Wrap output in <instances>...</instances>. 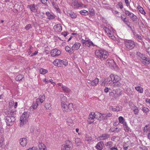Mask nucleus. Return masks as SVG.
I'll use <instances>...</instances> for the list:
<instances>
[{
	"mask_svg": "<svg viewBox=\"0 0 150 150\" xmlns=\"http://www.w3.org/2000/svg\"><path fill=\"white\" fill-rule=\"evenodd\" d=\"M24 78L23 76L22 75H19L16 76V81H22L23 79Z\"/></svg>",
	"mask_w": 150,
	"mask_h": 150,
	"instance_id": "30",
	"label": "nucleus"
},
{
	"mask_svg": "<svg viewBox=\"0 0 150 150\" xmlns=\"http://www.w3.org/2000/svg\"><path fill=\"white\" fill-rule=\"evenodd\" d=\"M133 111L135 115H137L139 112V110L137 107L136 106L133 107Z\"/></svg>",
	"mask_w": 150,
	"mask_h": 150,
	"instance_id": "43",
	"label": "nucleus"
},
{
	"mask_svg": "<svg viewBox=\"0 0 150 150\" xmlns=\"http://www.w3.org/2000/svg\"><path fill=\"white\" fill-rule=\"evenodd\" d=\"M136 54L140 57V58L144 55L138 51L136 52Z\"/></svg>",
	"mask_w": 150,
	"mask_h": 150,
	"instance_id": "52",
	"label": "nucleus"
},
{
	"mask_svg": "<svg viewBox=\"0 0 150 150\" xmlns=\"http://www.w3.org/2000/svg\"><path fill=\"white\" fill-rule=\"evenodd\" d=\"M38 147L40 150H46V146L42 143H39Z\"/></svg>",
	"mask_w": 150,
	"mask_h": 150,
	"instance_id": "21",
	"label": "nucleus"
},
{
	"mask_svg": "<svg viewBox=\"0 0 150 150\" xmlns=\"http://www.w3.org/2000/svg\"><path fill=\"white\" fill-rule=\"evenodd\" d=\"M112 142L109 141L107 142L105 144L106 146H108L109 147H111L112 146Z\"/></svg>",
	"mask_w": 150,
	"mask_h": 150,
	"instance_id": "48",
	"label": "nucleus"
},
{
	"mask_svg": "<svg viewBox=\"0 0 150 150\" xmlns=\"http://www.w3.org/2000/svg\"><path fill=\"white\" fill-rule=\"evenodd\" d=\"M38 102H37L36 101L35 103H33L31 107L33 109H35L37 108L38 106Z\"/></svg>",
	"mask_w": 150,
	"mask_h": 150,
	"instance_id": "39",
	"label": "nucleus"
},
{
	"mask_svg": "<svg viewBox=\"0 0 150 150\" xmlns=\"http://www.w3.org/2000/svg\"><path fill=\"white\" fill-rule=\"evenodd\" d=\"M112 114L110 113H106L105 114H103V120L107 119L108 118L112 116Z\"/></svg>",
	"mask_w": 150,
	"mask_h": 150,
	"instance_id": "20",
	"label": "nucleus"
},
{
	"mask_svg": "<svg viewBox=\"0 0 150 150\" xmlns=\"http://www.w3.org/2000/svg\"><path fill=\"white\" fill-rule=\"evenodd\" d=\"M31 27L32 26L31 24H28L25 26V28L26 30H28L31 28Z\"/></svg>",
	"mask_w": 150,
	"mask_h": 150,
	"instance_id": "56",
	"label": "nucleus"
},
{
	"mask_svg": "<svg viewBox=\"0 0 150 150\" xmlns=\"http://www.w3.org/2000/svg\"><path fill=\"white\" fill-rule=\"evenodd\" d=\"M52 5L56 9L59 10L58 8V6L57 4L54 1H53L52 3Z\"/></svg>",
	"mask_w": 150,
	"mask_h": 150,
	"instance_id": "46",
	"label": "nucleus"
},
{
	"mask_svg": "<svg viewBox=\"0 0 150 150\" xmlns=\"http://www.w3.org/2000/svg\"><path fill=\"white\" fill-rule=\"evenodd\" d=\"M143 111L144 112L146 113L148 112L149 111V109L146 107H144L142 109Z\"/></svg>",
	"mask_w": 150,
	"mask_h": 150,
	"instance_id": "53",
	"label": "nucleus"
},
{
	"mask_svg": "<svg viewBox=\"0 0 150 150\" xmlns=\"http://www.w3.org/2000/svg\"><path fill=\"white\" fill-rule=\"evenodd\" d=\"M121 18L122 20L124 22L125 24H127L128 21L126 20V17L124 18L122 16H121Z\"/></svg>",
	"mask_w": 150,
	"mask_h": 150,
	"instance_id": "55",
	"label": "nucleus"
},
{
	"mask_svg": "<svg viewBox=\"0 0 150 150\" xmlns=\"http://www.w3.org/2000/svg\"><path fill=\"white\" fill-rule=\"evenodd\" d=\"M110 137V135L107 134H103L98 138L99 140H103L108 139Z\"/></svg>",
	"mask_w": 150,
	"mask_h": 150,
	"instance_id": "11",
	"label": "nucleus"
},
{
	"mask_svg": "<svg viewBox=\"0 0 150 150\" xmlns=\"http://www.w3.org/2000/svg\"><path fill=\"white\" fill-rule=\"evenodd\" d=\"M121 85L119 82H113L111 86L113 88H118L121 86Z\"/></svg>",
	"mask_w": 150,
	"mask_h": 150,
	"instance_id": "16",
	"label": "nucleus"
},
{
	"mask_svg": "<svg viewBox=\"0 0 150 150\" xmlns=\"http://www.w3.org/2000/svg\"><path fill=\"white\" fill-rule=\"evenodd\" d=\"M118 120L120 123L121 124H123L124 123V119L122 117H120L118 118Z\"/></svg>",
	"mask_w": 150,
	"mask_h": 150,
	"instance_id": "45",
	"label": "nucleus"
},
{
	"mask_svg": "<svg viewBox=\"0 0 150 150\" xmlns=\"http://www.w3.org/2000/svg\"><path fill=\"white\" fill-rule=\"evenodd\" d=\"M4 132L2 126L0 125V135H2V134Z\"/></svg>",
	"mask_w": 150,
	"mask_h": 150,
	"instance_id": "59",
	"label": "nucleus"
},
{
	"mask_svg": "<svg viewBox=\"0 0 150 150\" xmlns=\"http://www.w3.org/2000/svg\"><path fill=\"white\" fill-rule=\"evenodd\" d=\"M150 131V124L146 125L144 128V132L147 133L148 131Z\"/></svg>",
	"mask_w": 150,
	"mask_h": 150,
	"instance_id": "24",
	"label": "nucleus"
},
{
	"mask_svg": "<svg viewBox=\"0 0 150 150\" xmlns=\"http://www.w3.org/2000/svg\"><path fill=\"white\" fill-rule=\"evenodd\" d=\"M125 13L126 15L129 16V17H130V16L132 13L130 12L129 11L126 10H125Z\"/></svg>",
	"mask_w": 150,
	"mask_h": 150,
	"instance_id": "50",
	"label": "nucleus"
},
{
	"mask_svg": "<svg viewBox=\"0 0 150 150\" xmlns=\"http://www.w3.org/2000/svg\"><path fill=\"white\" fill-rule=\"evenodd\" d=\"M109 131L110 132H113L115 131H116L117 132H119V130H118V129L117 127L116 128L114 129H110Z\"/></svg>",
	"mask_w": 150,
	"mask_h": 150,
	"instance_id": "47",
	"label": "nucleus"
},
{
	"mask_svg": "<svg viewBox=\"0 0 150 150\" xmlns=\"http://www.w3.org/2000/svg\"><path fill=\"white\" fill-rule=\"evenodd\" d=\"M50 53L51 56L55 57L59 55L61 53L59 50L57 49H55L52 50Z\"/></svg>",
	"mask_w": 150,
	"mask_h": 150,
	"instance_id": "10",
	"label": "nucleus"
},
{
	"mask_svg": "<svg viewBox=\"0 0 150 150\" xmlns=\"http://www.w3.org/2000/svg\"><path fill=\"white\" fill-rule=\"evenodd\" d=\"M99 79L96 78L94 80L92 81L91 85L93 86H96L98 83Z\"/></svg>",
	"mask_w": 150,
	"mask_h": 150,
	"instance_id": "27",
	"label": "nucleus"
},
{
	"mask_svg": "<svg viewBox=\"0 0 150 150\" xmlns=\"http://www.w3.org/2000/svg\"><path fill=\"white\" fill-rule=\"evenodd\" d=\"M103 142H100L98 143L96 146V148L98 150H102L103 149Z\"/></svg>",
	"mask_w": 150,
	"mask_h": 150,
	"instance_id": "17",
	"label": "nucleus"
},
{
	"mask_svg": "<svg viewBox=\"0 0 150 150\" xmlns=\"http://www.w3.org/2000/svg\"><path fill=\"white\" fill-rule=\"evenodd\" d=\"M74 141L75 143L77 146H79L80 145L81 143V140L80 139L76 138L75 139Z\"/></svg>",
	"mask_w": 150,
	"mask_h": 150,
	"instance_id": "42",
	"label": "nucleus"
},
{
	"mask_svg": "<svg viewBox=\"0 0 150 150\" xmlns=\"http://www.w3.org/2000/svg\"><path fill=\"white\" fill-rule=\"evenodd\" d=\"M62 88L63 91L66 93H69L70 91V89L66 86H62Z\"/></svg>",
	"mask_w": 150,
	"mask_h": 150,
	"instance_id": "33",
	"label": "nucleus"
},
{
	"mask_svg": "<svg viewBox=\"0 0 150 150\" xmlns=\"http://www.w3.org/2000/svg\"><path fill=\"white\" fill-rule=\"evenodd\" d=\"M89 14L91 16H93L95 14L94 11L93 9H91L89 10Z\"/></svg>",
	"mask_w": 150,
	"mask_h": 150,
	"instance_id": "51",
	"label": "nucleus"
},
{
	"mask_svg": "<svg viewBox=\"0 0 150 150\" xmlns=\"http://www.w3.org/2000/svg\"><path fill=\"white\" fill-rule=\"evenodd\" d=\"M51 106V105L50 103H47L45 105V107L46 108H49V107Z\"/></svg>",
	"mask_w": 150,
	"mask_h": 150,
	"instance_id": "63",
	"label": "nucleus"
},
{
	"mask_svg": "<svg viewBox=\"0 0 150 150\" xmlns=\"http://www.w3.org/2000/svg\"><path fill=\"white\" fill-rule=\"evenodd\" d=\"M86 45L87 47H89L91 46H93V43L91 41L87 40Z\"/></svg>",
	"mask_w": 150,
	"mask_h": 150,
	"instance_id": "40",
	"label": "nucleus"
},
{
	"mask_svg": "<svg viewBox=\"0 0 150 150\" xmlns=\"http://www.w3.org/2000/svg\"><path fill=\"white\" fill-rule=\"evenodd\" d=\"M118 6L119 7H120V8L121 9H122L123 8V5H122V2H119V3L118 4Z\"/></svg>",
	"mask_w": 150,
	"mask_h": 150,
	"instance_id": "61",
	"label": "nucleus"
},
{
	"mask_svg": "<svg viewBox=\"0 0 150 150\" xmlns=\"http://www.w3.org/2000/svg\"><path fill=\"white\" fill-rule=\"evenodd\" d=\"M53 63L55 66L59 67H66L68 64L67 62L66 59L61 60L59 59H56L53 62Z\"/></svg>",
	"mask_w": 150,
	"mask_h": 150,
	"instance_id": "4",
	"label": "nucleus"
},
{
	"mask_svg": "<svg viewBox=\"0 0 150 150\" xmlns=\"http://www.w3.org/2000/svg\"><path fill=\"white\" fill-rule=\"evenodd\" d=\"M67 122L68 125L71 126L73 123V120L70 118H68L67 120Z\"/></svg>",
	"mask_w": 150,
	"mask_h": 150,
	"instance_id": "28",
	"label": "nucleus"
},
{
	"mask_svg": "<svg viewBox=\"0 0 150 150\" xmlns=\"http://www.w3.org/2000/svg\"><path fill=\"white\" fill-rule=\"evenodd\" d=\"M71 6L74 8L83 7V5L81 2H78L77 0H72L70 3Z\"/></svg>",
	"mask_w": 150,
	"mask_h": 150,
	"instance_id": "8",
	"label": "nucleus"
},
{
	"mask_svg": "<svg viewBox=\"0 0 150 150\" xmlns=\"http://www.w3.org/2000/svg\"><path fill=\"white\" fill-rule=\"evenodd\" d=\"M73 147V144L71 141L66 140L65 144L63 145L61 147L62 150H71Z\"/></svg>",
	"mask_w": 150,
	"mask_h": 150,
	"instance_id": "5",
	"label": "nucleus"
},
{
	"mask_svg": "<svg viewBox=\"0 0 150 150\" xmlns=\"http://www.w3.org/2000/svg\"><path fill=\"white\" fill-rule=\"evenodd\" d=\"M104 30L107 33L109 37H110L111 36V35H112L111 31L110 30L109 28L105 27Z\"/></svg>",
	"mask_w": 150,
	"mask_h": 150,
	"instance_id": "26",
	"label": "nucleus"
},
{
	"mask_svg": "<svg viewBox=\"0 0 150 150\" xmlns=\"http://www.w3.org/2000/svg\"><path fill=\"white\" fill-rule=\"evenodd\" d=\"M41 2L43 4H47L49 1L47 0H40Z\"/></svg>",
	"mask_w": 150,
	"mask_h": 150,
	"instance_id": "58",
	"label": "nucleus"
},
{
	"mask_svg": "<svg viewBox=\"0 0 150 150\" xmlns=\"http://www.w3.org/2000/svg\"><path fill=\"white\" fill-rule=\"evenodd\" d=\"M115 79L114 81L116 82H118V81L120 79V78L117 75L114 76Z\"/></svg>",
	"mask_w": 150,
	"mask_h": 150,
	"instance_id": "54",
	"label": "nucleus"
},
{
	"mask_svg": "<svg viewBox=\"0 0 150 150\" xmlns=\"http://www.w3.org/2000/svg\"><path fill=\"white\" fill-rule=\"evenodd\" d=\"M123 127L124 128V129L126 132H128L129 131L130 129L128 126L126 122H125L123 124Z\"/></svg>",
	"mask_w": 150,
	"mask_h": 150,
	"instance_id": "31",
	"label": "nucleus"
},
{
	"mask_svg": "<svg viewBox=\"0 0 150 150\" xmlns=\"http://www.w3.org/2000/svg\"><path fill=\"white\" fill-rule=\"evenodd\" d=\"M54 29L57 32L61 31L62 30V26L59 24H57L54 26Z\"/></svg>",
	"mask_w": 150,
	"mask_h": 150,
	"instance_id": "19",
	"label": "nucleus"
},
{
	"mask_svg": "<svg viewBox=\"0 0 150 150\" xmlns=\"http://www.w3.org/2000/svg\"><path fill=\"white\" fill-rule=\"evenodd\" d=\"M105 79H102L101 82V85L102 86H105Z\"/></svg>",
	"mask_w": 150,
	"mask_h": 150,
	"instance_id": "57",
	"label": "nucleus"
},
{
	"mask_svg": "<svg viewBox=\"0 0 150 150\" xmlns=\"http://www.w3.org/2000/svg\"><path fill=\"white\" fill-rule=\"evenodd\" d=\"M94 118H96L99 120H103V114L98 112H91L89 115L88 120V124H91L93 123L94 122L93 120Z\"/></svg>",
	"mask_w": 150,
	"mask_h": 150,
	"instance_id": "1",
	"label": "nucleus"
},
{
	"mask_svg": "<svg viewBox=\"0 0 150 150\" xmlns=\"http://www.w3.org/2000/svg\"><path fill=\"white\" fill-rule=\"evenodd\" d=\"M61 105L63 112H67L68 111V105L66 103H62Z\"/></svg>",
	"mask_w": 150,
	"mask_h": 150,
	"instance_id": "15",
	"label": "nucleus"
},
{
	"mask_svg": "<svg viewBox=\"0 0 150 150\" xmlns=\"http://www.w3.org/2000/svg\"><path fill=\"white\" fill-rule=\"evenodd\" d=\"M29 6L31 11L32 12H34L36 11V9L35 8V4H33L30 6Z\"/></svg>",
	"mask_w": 150,
	"mask_h": 150,
	"instance_id": "34",
	"label": "nucleus"
},
{
	"mask_svg": "<svg viewBox=\"0 0 150 150\" xmlns=\"http://www.w3.org/2000/svg\"><path fill=\"white\" fill-rule=\"evenodd\" d=\"M29 117L28 113L27 112H24L21 115L20 118L21 122L20 126L21 127L23 124L26 123L28 120Z\"/></svg>",
	"mask_w": 150,
	"mask_h": 150,
	"instance_id": "6",
	"label": "nucleus"
},
{
	"mask_svg": "<svg viewBox=\"0 0 150 150\" xmlns=\"http://www.w3.org/2000/svg\"><path fill=\"white\" fill-rule=\"evenodd\" d=\"M4 139L3 135H0V147H1L4 145Z\"/></svg>",
	"mask_w": 150,
	"mask_h": 150,
	"instance_id": "29",
	"label": "nucleus"
},
{
	"mask_svg": "<svg viewBox=\"0 0 150 150\" xmlns=\"http://www.w3.org/2000/svg\"><path fill=\"white\" fill-rule=\"evenodd\" d=\"M140 60L141 62L145 65H147L150 63V60L149 58L145 57L144 55L140 59Z\"/></svg>",
	"mask_w": 150,
	"mask_h": 150,
	"instance_id": "9",
	"label": "nucleus"
},
{
	"mask_svg": "<svg viewBox=\"0 0 150 150\" xmlns=\"http://www.w3.org/2000/svg\"><path fill=\"white\" fill-rule=\"evenodd\" d=\"M134 35L136 36V37L138 39V40L139 42H141L142 41V38L141 36L139 34H136L134 33Z\"/></svg>",
	"mask_w": 150,
	"mask_h": 150,
	"instance_id": "36",
	"label": "nucleus"
},
{
	"mask_svg": "<svg viewBox=\"0 0 150 150\" xmlns=\"http://www.w3.org/2000/svg\"><path fill=\"white\" fill-rule=\"evenodd\" d=\"M8 114L9 115H10L11 116L7 115L4 117V119L5 120L6 122L7 125L8 126H10L12 125L14 121L15 120V117L12 116L13 113L11 112V111H8Z\"/></svg>",
	"mask_w": 150,
	"mask_h": 150,
	"instance_id": "3",
	"label": "nucleus"
},
{
	"mask_svg": "<svg viewBox=\"0 0 150 150\" xmlns=\"http://www.w3.org/2000/svg\"><path fill=\"white\" fill-rule=\"evenodd\" d=\"M73 106V104L72 103L69 104L68 105V110H72L74 109Z\"/></svg>",
	"mask_w": 150,
	"mask_h": 150,
	"instance_id": "44",
	"label": "nucleus"
},
{
	"mask_svg": "<svg viewBox=\"0 0 150 150\" xmlns=\"http://www.w3.org/2000/svg\"><path fill=\"white\" fill-rule=\"evenodd\" d=\"M134 22L137 21L138 20L137 17L133 13L129 17Z\"/></svg>",
	"mask_w": 150,
	"mask_h": 150,
	"instance_id": "25",
	"label": "nucleus"
},
{
	"mask_svg": "<svg viewBox=\"0 0 150 150\" xmlns=\"http://www.w3.org/2000/svg\"><path fill=\"white\" fill-rule=\"evenodd\" d=\"M95 54L97 58L102 61L107 59L109 55L107 51L101 49L97 50L95 51Z\"/></svg>",
	"mask_w": 150,
	"mask_h": 150,
	"instance_id": "2",
	"label": "nucleus"
},
{
	"mask_svg": "<svg viewBox=\"0 0 150 150\" xmlns=\"http://www.w3.org/2000/svg\"><path fill=\"white\" fill-rule=\"evenodd\" d=\"M47 72V70L42 68H41L40 70V72L41 74H44Z\"/></svg>",
	"mask_w": 150,
	"mask_h": 150,
	"instance_id": "38",
	"label": "nucleus"
},
{
	"mask_svg": "<svg viewBox=\"0 0 150 150\" xmlns=\"http://www.w3.org/2000/svg\"><path fill=\"white\" fill-rule=\"evenodd\" d=\"M106 65L110 67H114L115 64V62L112 59H108L106 62Z\"/></svg>",
	"mask_w": 150,
	"mask_h": 150,
	"instance_id": "12",
	"label": "nucleus"
},
{
	"mask_svg": "<svg viewBox=\"0 0 150 150\" xmlns=\"http://www.w3.org/2000/svg\"><path fill=\"white\" fill-rule=\"evenodd\" d=\"M146 52L148 53L149 57H150V47H149L148 49H146Z\"/></svg>",
	"mask_w": 150,
	"mask_h": 150,
	"instance_id": "64",
	"label": "nucleus"
},
{
	"mask_svg": "<svg viewBox=\"0 0 150 150\" xmlns=\"http://www.w3.org/2000/svg\"><path fill=\"white\" fill-rule=\"evenodd\" d=\"M124 42L126 47L129 50L132 49L135 46L134 42L130 40H126Z\"/></svg>",
	"mask_w": 150,
	"mask_h": 150,
	"instance_id": "7",
	"label": "nucleus"
},
{
	"mask_svg": "<svg viewBox=\"0 0 150 150\" xmlns=\"http://www.w3.org/2000/svg\"><path fill=\"white\" fill-rule=\"evenodd\" d=\"M69 14L71 17L72 18H75L76 17V15L73 12L71 11Z\"/></svg>",
	"mask_w": 150,
	"mask_h": 150,
	"instance_id": "37",
	"label": "nucleus"
},
{
	"mask_svg": "<svg viewBox=\"0 0 150 150\" xmlns=\"http://www.w3.org/2000/svg\"><path fill=\"white\" fill-rule=\"evenodd\" d=\"M46 14L48 18L49 19H52L55 18L54 14L50 13L49 12H46Z\"/></svg>",
	"mask_w": 150,
	"mask_h": 150,
	"instance_id": "22",
	"label": "nucleus"
},
{
	"mask_svg": "<svg viewBox=\"0 0 150 150\" xmlns=\"http://www.w3.org/2000/svg\"><path fill=\"white\" fill-rule=\"evenodd\" d=\"M135 89L139 93H143V90L142 87L140 86H136L135 87Z\"/></svg>",
	"mask_w": 150,
	"mask_h": 150,
	"instance_id": "32",
	"label": "nucleus"
},
{
	"mask_svg": "<svg viewBox=\"0 0 150 150\" xmlns=\"http://www.w3.org/2000/svg\"><path fill=\"white\" fill-rule=\"evenodd\" d=\"M80 13L81 15L85 16L88 15V11L85 10L80 11Z\"/></svg>",
	"mask_w": 150,
	"mask_h": 150,
	"instance_id": "35",
	"label": "nucleus"
},
{
	"mask_svg": "<svg viewBox=\"0 0 150 150\" xmlns=\"http://www.w3.org/2000/svg\"><path fill=\"white\" fill-rule=\"evenodd\" d=\"M120 109L117 110V109H115V108H112V110L113 111H119L120 110H122V107L121 106H120Z\"/></svg>",
	"mask_w": 150,
	"mask_h": 150,
	"instance_id": "62",
	"label": "nucleus"
},
{
	"mask_svg": "<svg viewBox=\"0 0 150 150\" xmlns=\"http://www.w3.org/2000/svg\"><path fill=\"white\" fill-rule=\"evenodd\" d=\"M66 51L69 53H73L74 51L73 50V49L68 46H66L65 47Z\"/></svg>",
	"mask_w": 150,
	"mask_h": 150,
	"instance_id": "23",
	"label": "nucleus"
},
{
	"mask_svg": "<svg viewBox=\"0 0 150 150\" xmlns=\"http://www.w3.org/2000/svg\"><path fill=\"white\" fill-rule=\"evenodd\" d=\"M27 142V139L25 138H21L19 140L20 143L23 147H24L26 145Z\"/></svg>",
	"mask_w": 150,
	"mask_h": 150,
	"instance_id": "14",
	"label": "nucleus"
},
{
	"mask_svg": "<svg viewBox=\"0 0 150 150\" xmlns=\"http://www.w3.org/2000/svg\"><path fill=\"white\" fill-rule=\"evenodd\" d=\"M45 96L44 95H40V96L39 98L37 99L36 100L37 102H39L40 101L41 103L43 102L45 99Z\"/></svg>",
	"mask_w": 150,
	"mask_h": 150,
	"instance_id": "18",
	"label": "nucleus"
},
{
	"mask_svg": "<svg viewBox=\"0 0 150 150\" xmlns=\"http://www.w3.org/2000/svg\"><path fill=\"white\" fill-rule=\"evenodd\" d=\"M110 77L111 78V80L112 81H114V79H115L114 75L113 74H111L110 76Z\"/></svg>",
	"mask_w": 150,
	"mask_h": 150,
	"instance_id": "60",
	"label": "nucleus"
},
{
	"mask_svg": "<svg viewBox=\"0 0 150 150\" xmlns=\"http://www.w3.org/2000/svg\"><path fill=\"white\" fill-rule=\"evenodd\" d=\"M81 44L78 42H75L72 45V48L73 50H78L80 48Z\"/></svg>",
	"mask_w": 150,
	"mask_h": 150,
	"instance_id": "13",
	"label": "nucleus"
},
{
	"mask_svg": "<svg viewBox=\"0 0 150 150\" xmlns=\"http://www.w3.org/2000/svg\"><path fill=\"white\" fill-rule=\"evenodd\" d=\"M67 98L65 96H63L61 99V103H66L67 102Z\"/></svg>",
	"mask_w": 150,
	"mask_h": 150,
	"instance_id": "49",
	"label": "nucleus"
},
{
	"mask_svg": "<svg viewBox=\"0 0 150 150\" xmlns=\"http://www.w3.org/2000/svg\"><path fill=\"white\" fill-rule=\"evenodd\" d=\"M138 9L139 10L140 12L141 13H142L143 14H146V13L144 11V10L143 9V8L141 7L140 6H139L138 7Z\"/></svg>",
	"mask_w": 150,
	"mask_h": 150,
	"instance_id": "41",
	"label": "nucleus"
}]
</instances>
